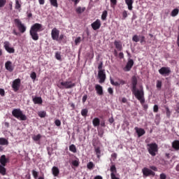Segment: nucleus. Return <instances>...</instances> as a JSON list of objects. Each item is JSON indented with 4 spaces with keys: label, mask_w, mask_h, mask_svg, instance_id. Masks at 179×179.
Wrapping results in <instances>:
<instances>
[{
    "label": "nucleus",
    "mask_w": 179,
    "mask_h": 179,
    "mask_svg": "<svg viewBox=\"0 0 179 179\" xmlns=\"http://www.w3.org/2000/svg\"><path fill=\"white\" fill-rule=\"evenodd\" d=\"M138 101H140L142 107H143L144 110H148L149 108V106L148 104H145V92H143V94H140L139 95H137L135 96Z\"/></svg>",
    "instance_id": "obj_5"
},
{
    "label": "nucleus",
    "mask_w": 179,
    "mask_h": 179,
    "mask_svg": "<svg viewBox=\"0 0 179 179\" xmlns=\"http://www.w3.org/2000/svg\"><path fill=\"white\" fill-rule=\"evenodd\" d=\"M95 153L97 156L98 159H100V157H101V150H100V147L96 148H95Z\"/></svg>",
    "instance_id": "obj_32"
},
{
    "label": "nucleus",
    "mask_w": 179,
    "mask_h": 179,
    "mask_svg": "<svg viewBox=\"0 0 179 179\" xmlns=\"http://www.w3.org/2000/svg\"><path fill=\"white\" fill-rule=\"evenodd\" d=\"M5 68L7 71L9 72H13V67L12 66V62L10 61H7L5 63Z\"/></svg>",
    "instance_id": "obj_21"
},
{
    "label": "nucleus",
    "mask_w": 179,
    "mask_h": 179,
    "mask_svg": "<svg viewBox=\"0 0 179 179\" xmlns=\"http://www.w3.org/2000/svg\"><path fill=\"white\" fill-rule=\"evenodd\" d=\"M114 45L117 51H122V43L120 41H115Z\"/></svg>",
    "instance_id": "obj_22"
},
{
    "label": "nucleus",
    "mask_w": 179,
    "mask_h": 179,
    "mask_svg": "<svg viewBox=\"0 0 179 179\" xmlns=\"http://www.w3.org/2000/svg\"><path fill=\"white\" fill-rule=\"evenodd\" d=\"M80 41H82V38L80 36L77 37L75 39V44H76V45H78V44H80Z\"/></svg>",
    "instance_id": "obj_45"
},
{
    "label": "nucleus",
    "mask_w": 179,
    "mask_h": 179,
    "mask_svg": "<svg viewBox=\"0 0 179 179\" xmlns=\"http://www.w3.org/2000/svg\"><path fill=\"white\" fill-rule=\"evenodd\" d=\"M73 166H75V167H78L79 166V162L78 160H74L72 162Z\"/></svg>",
    "instance_id": "obj_54"
},
{
    "label": "nucleus",
    "mask_w": 179,
    "mask_h": 179,
    "mask_svg": "<svg viewBox=\"0 0 179 179\" xmlns=\"http://www.w3.org/2000/svg\"><path fill=\"white\" fill-rule=\"evenodd\" d=\"M95 90L99 96H103V87L99 84L95 85Z\"/></svg>",
    "instance_id": "obj_20"
},
{
    "label": "nucleus",
    "mask_w": 179,
    "mask_h": 179,
    "mask_svg": "<svg viewBox=\"0 0 179 179\" xmlns=\"http://www.w3.org/2000/svg\"><path fill=\"white\" fill-rule=\"evenodd\" d=\"M51 36L52 40L55 41H59V30L57 28H53L51 31Z\"/></svg>",
    "instance_id": "obj_9"
},
{
    "label": "nucleus",
    "mask_w": 179,
    "mask_h": 179,
    "mask_svg": "<svg viewBox=\"0 0 179 179\" xmlns=\"http://www.w3.org/2000/svg\"><path fill=\"white\" fill-rule=\"evenodd\" d=\"M0 96H1L2 97H3V96H5V90L0 88Z\"/></svg>",
    "instance_id": "obj_52"
},
{
    "label": "nucleus",
    "mask_w": 179,
    "mask_h": 179,
    "mask_svg": "<svg viewBox=\"0 0 179 179\" xmlns=\"http://www.w3.org/2000/svg\"><path fill=\"white\" fill-rule=\"evenodd\" d=\"M132 41H134V43H141V44H146V40L145 36H138L134 35L132 37Z\"/></svg>",
    "instance_id": "obj_7"
},
{
    "label": "nucleus",
    "mask_w": 179,
    "mask_h": 179,
    "mask_svg": "<svg viewBox=\"0 0 179 179\" xmlns=\"http://www.w3.org/2000/svg\"><path fill=\"white\" fill-rule=\"evenodd\" d=\"M87 169H89V170H92L93 169H94V164H93L92 162H90L87 165Z\"/></svg>",
    "instance_id": "obj_42"
},
{
    "label": "nucleus",
    "mask_w": 179,
    "mask_h": 179,
    "mask_svg": "<svg viewBox=\"0 0 179 179\" xmlns=\"http://www.w3.org/2000/svg\"><path fill=\"white\" fill-rule=\"evenodd\" d=\"M12 88L14 92H17L20 89V78H17L13 81Z\"/></svg>",
    "instance_id": "obj_13"
},
{
    "label": "nucleus",
    "mask_w": 179,
    "mask_h": 179,
    "mask_svg": "<svg viewBox=\"0 0 179 179\" xmlns=\"http://www.w3.org/2000/svg\"><path fill=\"white\" fill-rule=\"evenodd\" d=\"M75 86H76V83L66 80L61 82L58 87H59V89H73Z\"/></svg>",
    "instance_id": "obj_4"
},
{
    "label": "nucleus",
    "mask_w": 179,
    "mask_h": 179,
    "mask_svg": "<svg viewBox=\"0 0 179 179\" xmlns=\"http://www.w3.org/2000/svg\"><path fill=\"white\" fill-rule=\"evenodd\" d=\"M99 71H103V62H100L98 66Z\"/></svg>",
    "instance_id": "obj_51"
},
{
    "label": "nucleus",
    "mask_w": 179,
    "mask_h": 179,
    "mask_svg": "<svg viewBox=\"0 0 179 179\" xmlns=\"http://www.w3.org/2000/svg\"><path fill=\"white\" fill-rule=\"evenodd\" d=\"M179 13V9L178 8H175L171 11V16H173V17H175V16H177Z\"/></svg>",
    "instance_id": "obj_36"
},
{
    "label": "nucleus",
    "mask_w": 179,
    "mask_h": 179,
    "mask_svg": "<svg viewBox=\"0 0 179 179\" xmlns=\"http://www.w3.org/2000/svg\"><path fill=\"white\" fill-rule=\"evenodd\" d=\"M92 124L94 127H99L100 125V119L99 117H95L92 120Z\"/></svg>",
    "instance_id": "obj_28"
},
{
    "label": "nucleus",
    "mask_w": 179,
    "mask_h": 179,
    "mask_svg": "<svg viewBox=\"0 0 179 179\" xmlns=\"http://www.w3.org/2000/svg\"><path fill=\"white\" fill-rule=\"evenodd\" d=\"M41 29H43V25L41 24L35 23L31 27L29 31H33L34 33H38V31H41Z\"/></svg>",
    "instance_id": "obj_10"
},
{
    "label": "nucleus",
    "mask_w": 179,
    "mask_h": 179,
    "mask_svg": "<svg viewBox=\"0 0 179 179\" xmlns=\"http://www.w3.org/2000/svg\"><path fill=\"white\" fill-rule=\"evenodd\" d=\"M110 83L113 86H120V85H125V81L124 80H120L119 82H114V80L110 78Z\"/></svg>",
    "instance_id": "obj_23"
},
{
    "label": "nucleus",
    "mask_w": 179,
    "mask_h": 179,
    "mask_svg": "<svg viewBox=\"0 0 179 179\" xmlns=\"http://www.w3.org/2000/svg\"><path fill=\"white\" fill-rule=\"evenodd\" d=\"M142 173L144 177H149L150 176H152L153 177H155V175L153 171L149 169V168H147V167H144L142 169Z\"/></svg>",
    "instance_id": "obj_11"
},
{
    "label": "nucleus",
    "mask_w": 179,
    "mask_h": 179,
    "mask_svg": "<svg viewBox=\"0 0 179 179\" xmlns=\"http://www.w3.org/2000/svg\"><path fill=\"white\" fill-rule=\"evenodd\" d=\"M32 176H33L34 178H35V179L38 178V172H37L36 170H33Z\"/></svg>",
    "instance_id": "obj_44"
},
{
    "label": "nucleus",
    "mask_w": 179,
    "mask_h": 179,
    "mask_svg": "<svg viewBox=\"0 0 179 179\" xmlns=\"http://www.w3.org/2000/svg\"><path fill=\"white\" fill-rule=\"evenodd\" d=\"M110 178L111 179H120L119 178H117L115 176V173H110Z\"/></svg>",
    "instance_id": "obj_58"
},
{
    "label": "nucleus",
    "mask_w": 179,
    "mask_h": 179,
    "mask_svg": "<svg viewBox=\"0 0 179 179\" xmlns=\"http://www.w3.org/2000/svg\"><path fill=\"white\" fill-rule=\"evenodd\" d=\"M50 5L54 6V8H58V0H49Z\"/></svg>",
    "instance_id": "obj_33"
},
{
    "label": "nucleus",
    "mask_w": 179,
    "mask_h": 179,
    "mask_svg": "<svg viewBox=\"0 0 179 179\" xmlns=\"http://www.w3.org/2000/svg\"><path fill=\"white\" fill-rule=\"evenodd\" d=\"M9 141L5 138H0V152H3L4 146H8Z\"/></svg>",
    "instance_id": "obj_14"
},
{
    "label": "nucleus",
    "mask_w": 179,
    "mask_h": 179,
    "mask_svg": "<svg viewBox=\"0 0 179 179\" xmlns=\"http://www.w3.org/2000/svg\"><path fill=\"white\" fill-rule=\"evenodd\" d=\"M125 2L128 6L129 10H132V4L134 3V0H125Z\"/></svg>",
    "instance_id": "obj_29"
},
{
    "label": "nucleus",
    "mask_w": 179,
    "mask_h": 179,
    "mask_svg": "<svg viewBox=\"0 0 179 179\" xmlns=\"http://www.w3.org/2000/svg\"><path fill=\"white\" fill-rule=\"evenodd\" d=\"M10 43H9V41H5L3 43V47L6 51H7V52H9V54H14L15 48H10Z\"/></svg>",
    "instance_id": "obj_15"
},
{
    "label": "nucleus",
    "mask_w": 179,
    "mask_h": 179,
    "mask_svg": "<svg viewBox=\"0 0 179 179\" xmlns=\"http://www.w3.org/2000/svg\"><path fill=\"white\" fill-rule=\"evenodd\" d=\"M6 5V0H0V8H3Z\"/></svg>",
    "instance_id": "obj_46"
},
{
    "label": "nucleus",
    "mask_w": 179,
    "mask_h": 179,
    "mask_svg": "<svg viewBox=\"0 0 179 179\" xmlns=\"http://www.w3.org/2000/svg\"><path fill=\"white\" fill-rule=\"evenodd\" d=\"M111 173L110 174H115V173H117V168L115 167V165H112L110 166V169Z\"/></svg>",
    "instance_id": "obj_39"
},
{
    "label": "nucleus",
    "mask_w": 179,
    "mask_h": 179,
    "mask_svg": "<svg viewBox=\"0 0 179 179\" xmlns=\"http://www.w3.org/2000/svg\"><path fill=\"white\" fill-rule=\"evenodd\" d=\"M87 113H89L87 108L83 109L81 110V115H83V117H87Z\"/></svg>",
    "instance_id": "obj_41"
},
{
    "label": "nucleus",
    "mask_w": 179,
    "mask_h": 179,
    "mask_svg": "<svg viewBox=\"0 0 179 179\" xmlns=\"http://www.w3.org/2000/svg\"><path fill=\"white\" fill-rule=\"evenodd\" d=\"M55 58H56V59H57L58 61H62V56H61V53L57 52L55 53Z\"/></svg>",
    "instance_id": "obj_43"
},
{
    "label": "nucleus",
    "mask_w": 179,
    "mask_h": 179,
    "mask_svg": "<svg viewBox=\"0 0 179 179\" xmlns=\"http://www.w3.org/2000/svg\"><path fill=\"white\" fill-rule=\"evenodd\" d=\"M12 115L17 118V120H20V121H26L27 117L26 115L23 114V111L20 108H15L12 111Z\"/></svg>",
    "instance_id": "obj_2"
},
{
    "label": "nucleus",
    "mask_w": 179,
    "mask_h": 179,
    "mask_svg": "<svg viewBox=\"0 0 179 179\" xmlns=\"http://www.w3.org/2000/svg\"><path fill=\"white\" fill-rule=\"evenodd\" d=\"M108 92L109 94H111V95L114 94V90L111 87H109L108 89Z\"/></svg>",
    "instance_id": "obj_57"
},
{
    "label": "nucleus",
    "mask_w": 179,
    "mask_h": 179,
    "mask_svg": "<svg viewBox=\"0 0 179 179\" xmlns=\"http://www.w3.org/2000/svg\"><path fill=\"white\" fill-rule=\"evenodd\" d=\"M133 66H134V60L132 59H130L127 62L126 66L124 68V71L129 72V71H131V69H132Z\"/></svg>",
    "instance_id": "obj_16"
},
{
    "label": "nucleus",
    "mask_w": 179,
    "mask_h": 179,
    "mask_svg": "<svg viewBox=\"0 0 179 179\" xmlns=\"http://www.w3.org/2000/svg\"><path fill=\"white\" fill-rule=\"evenodd\" d=\"M147 149L151 156L155 157L157 152H159V146L156 143H152L147 145Z\"/></svg>",
    "instance_id": "obj_3"
},
{
    "label": "nucleus",
    "mask_w": 179,
    "mask_h": 179,
    "mask_svg": "<svg viewBox=\"0 0 179 179\" xmlns=\"http://www.w3.org/2000/svg\"><path fill=\"white\" fill-rule=\"evenodd\" d=\"M55 125H57V127H61V120H56L55 121Z\"/></svg>",
    "instance_id": "obj_53"
},
{
    "label": "nucleus",
    "mask_w": 179,
    "mask_h": 179,
    "mask_svg": "<svg viewBox=\"0 0 179 179\" xmlns=\"http://www.w3.org/2000/svg\"><path fill=\"white\" fill-rule=\"evenodd\" d=\"M94 179H103V177L100 176H96L94 177Z\"/></svg>",
    "instance_id": "obj_64"
},
{
    "label": "nucleus",
    "mask_w": 179,
    "mask_h": 179,
    "mask_svg": "<svg viewBox=\"0 0 179 179\" xmlns=\"http://www.w3.org/2000/svg\"><path fill=\"white\" fill-rule=\"evenodd\" d=\"M138 85V78L136 76H134L131 78V92L132 94H134V96H138L139 94H142L143 93H145V91L143 90V86L140 85L139 87H136Z\"/></svg>",
    "instance_id": "obj_1"
},
{
    "label": "nucleus",
    "mask_w": 179,
    "mask_h": 179,
    "mask_svg": "<svg viewBox=\"0 0 179 179\" xmlns=\"http://www.w3.org/2000/svg\"><path fill=\"white\" fill-rule=\"evenodd\" d=\"M30 77L33 79V80H36V78H37V74L36 72H32L30 75Z\"/></svg>",
    "instance_id": "obj_47"
},
{
    "label": "nucleus",
    "mask_w": 179,
    "mask_h": 179,
    "mask_svg": "<svg viewBox=\"0 0 179 179\" xmlns=\"http://www.w3.org/2000/svg\"><path fill=\"white\" fill-rule=\"evenodd\" d=\"M14 23H15V26H17V27L19 31H20V33H24V31H26V27L24 26V24H23L22 23V21H20V20L15 19Z\"/></svg>",
    "instance_id": "obj_6"
},
{
    "label": "nucleus",
    "mask_w": 179,
    "mask_h": 179,
    "mask_svg": "<svg viewBox=\"0 0 179 179\" xmlns=\"http://www.w3.org/2000/svg\"><path fill=\"white\" fill-rule=\"evenodd\" d=\"M122 17L123 19H127V17H128V12L127 10L122 12Z\"/></svg>",
    "instance_id": "obj_48"
},
{
    "label": "nucleus",
    "mask_w": 179,
    "mask_h": 179,
    "mask_svg": "<svg viewBox=\"0 0 179 179\" xmlns=\"http://www.w3.org/2000/svg\"><path fill=\"white\" fill-rule=\"evenodd\" d=\"M150 168L151 169V170H153V171H157V168L155 166H150Z\"/></svg>",
    "instance_id": "obj_61"
},
{
    "label": "nucleus",
    "mask_w": 179,
    "mask_h": 179,
    "mask_svg": "<svg viewBox=\"0 0 179 179\" xmlns=\"http://www.w3.org/2000/svg\"><path fill=\"white\" fill-rule=\"evenodd\" d=\"M110 5L111 6H115L117 5V0H110Z\"/></svg>",
    "instance_id": "obj_56"
},
{
    "label": "nucleus",
    "mask_w": 179,
    "mask_h": 179,
    "mask_svg": "<svg viewBox=\"0 0 179 179\" xmlns=\"http://www.w3.org/2000/svg\"><path fill=\"white\" fill-rule=\"evenodd\" d=\"M0 174H1V176L6 175V168L5 166L0 165Z\"/></svg>",
    "instance_id": "obj_31"
},
{
    "label": "nucleus",
    "mask_w": 179,
    "mask_h": 179,
    "mask_svg": "<svg viewBox=\"0 0 179 179\" xmlns=\"http://www.w3.org/2000/svg\"><path fill=\"white\" fill-rule=\"evenodd\" d=\"M29 34L31 36L32 40H34V41H37V40H38L39 36L37 32L29 31Z\"/></svg>",
    "instance_id": "obj_25"
},
{
    "label": "nucleus",
    "mask_w": 179,
    "mask_h": 179,
    "mask_svg": "<svg viewBox=\"0 0 179 179\" xmlns=\"http://www.w3.org/2000/svg\"><path fill=\"white\" fill-rule=\"evenodd\" d=\"M33 101L34 104H43V99L40 96H35L33 99Z\"/></svg>",
    "instance_id": "obj_27"
},
{
    "label": "nucleus",
    "mask_w": 179,
    "mask_h": 179,
    "mask_svg": "<svg viewBox=\"0 0 179 179\" xmlns=\"http://www.w3.org/2000/svg\"><path fill=\"white\" fill-rule=\"evenodd\" d=\"M33 141H34V142H38V141H40V139H41V134H38V135H34L32 137Z\"/></svg>",
    "instance_id": "obj_35"
},
{
    "label": "nucleus",
    "mask_w": 179,
    "mask_h": 179,
    "mask_svg": "<svg viewBox=\"0 0 179 179\" xmlns=\"http://www.w3.org/2000/svg\"><path fill=\"white\" fill-rule=\"evenodd\" d=\"M0 163L1 166H6V163H9V158H6V155H3L0 157Z\"/></svg>",
    "instance_id": "obj_19"
},
{
    "label": "nucleus",
    "mask_w": 179,
    "mask_h": 179,
    "mask_svg": "<svg viewBox=\"0 0 179 179\" xmlns=\"http://www.w3.org/2000/svg\"><path fill=\"white\" fill-rule=\"evenodd\" d=\"M157 89H162V81L161 80L157 81Z\"/></svg>",
    "instance_id": "obj_49"
},
{
    "label": "nucleus",
    "mask_w": 179,
    "mask_h": 179,
    "mask_svg": "<svg viewBox=\"0 0 179 179\" xmlns=\"http://www.w3.org/2000/svg\"><path fill=\"white\" fill-rule=\"evenodd\" d=\"M15 9H20L22 8V1H19V0H15Z\"/></svg>",
    "instance_id": "obj_34"
},
{
    "label": "nucleus",
    "mask_w": 179,
    "mask_h": 179,
    "mask_svg": "<svg viewBox=\"0 0 179 179\" xmlns=\"http://www.w3.org/2000/svg\"><path fill=\"white\" fill-rule=\"evenodd\" d=\"M159 177H160V179H166V178H167V176L164 173H161Z\"/></svg>",
    "instance_id": "obj_59"
},
{
    "label": "nucleus",
    "mask_w": 179,
    "mask_h": 179,
    "mask_svg": "<svg viewBox=\"0 0 179 179\" xmlns=\"http://www.w3.org/2000/svg\"><path fill=\"white\" fill-rule=\"evenodd\" d=\"M88 90L89 92H93L94 90V88L93 87V86L90 85L88 87Z\"/></svg>",
    "instance_id": "obj_62"
},
{
    "label": "nucleus",
    "mask_w": 179,
    "mask_h": 179,
    "mask_svg": "<svg viewBox=\"0 0 179 179\" xmlns=\"http://www.w3.org/2000/svg\"><path fill=\"white\" fill-rule=\"evenodd\" d=\"M98 78L99 79V83H104L106 82V70L99 71Z\"/></svg>",
    "instance_id": "obj_12"
},
{
    "label": "nucleus",
    "mask_w": 179,
    "mask_h": 179,
    "mask_svg": "<svg viewBox=\"0 0 179 179\" xmlns=\"http://www.w3.org/2000/svg\"><path fill=\"white\" fill-rule=\"evenodd\" d=\"M138 138H141V136H143V135H145V134H146V131H145V129H142V128H138V127H136L134 128Z\"/></svg>",
    "instance_id": "obj_18"
},
{
    "label": "nucleus",
    "mask_w": 179,
    "mask_h": 179,
    "mask_svg": "<svg viewBox=\"0 0 179 179\" xmlns=\"http://www.w3.org/2000/svg\"><path fill=\"white\" fill-rule=\"evenodd\" d=\"M172 148L174 150L178 151L179 150V141L175 140L172 143Z\"/></svg>",
    "instance_id": "obj_26"
},
{
    "label": "nucleus",
    "mask_w": 179,
    "mask_h": 179,
    "mask_svg": "<svg viewBox=\"0 0 179 179\" xmlns=\"http://www.w3.org/2000/svg\"><path fill=\"white\" fill-rule=\"evenodd\" d=\"M38 115L41 118H45V117L47 115V113L45 111H41L38 113Z\"/></svg>",
    "instance_id": "obj_40"
},
{
    "label": "nucleus",
    "mask_w": 179,
    "mask_h": 179,
    "mask_svg": "<svg viewBox=\"0 0 179 179\" xmlns=\"http://www.w3.org/2000/svg\"><path fill=\"white\" fill-rule=\"evenodd\" d=\"M86 100H87V95L85 94L83 96V103H86Z\"/></svg>",
    "instance_id": "obj_60"
},
{
    "label": "nucleus",
    "mask_w": 179,
    "mask_h": 179,
    "mask_svg": "<svg viewBox=\"0 0 179 179\" xmlns=\"http://www.w3.org/2000/svg\"><path fill=\"white\" fill-rule=\"evenodd\" d=\"M85 10H86V8L85 7H78L76 9V13H78V15H80V13H83V12H85Z\"/></svg>",
    "instance_id": "obj_30"
},
{
    "label": "nucleus",
    "mask_w": 179,
    "mask_h": 179,
    "mask_svg": "<svg viewBox=\"0 0 179 179\" xmlns=\"http://www.w3.org/2000/svg\"><path fill=\"white\" fill-rule=\"evenodd\" d=\"M52 173L54 177H58L59 176V169L57 166H53L52 168Z\"/></svg>",
    "instance_id": "obj_24"
},
{
    "label": "nucleus",
    "mask_w": 179,
    "mask_h": 179,
    "mask_svg": "<svg viewBox=\"0 0 179 179\" xmlns=\"http://www.w3.org/2000/svg\"><path fill=\"white\" fill-rule=\"evenodd\" d=\"M153 111H154V113H158L159 112V106L155 105L153 107Z\"/></svg>",
    "instance_id": "obj_50"
},
{
    "label": "nucleus",
    "mask_w": 179,
    "mask_h": 179,
    "mask_svg": "<svg viewBox=\"0 0 179 179\" xmlns=\"http://www.w3.org/2000/svg\"><path fill=\"white\" fill-rule=\"evenodd\" d=\"M159 73L162 76H169L171 73V70H170V67L164 66L159 70Z\"/></svg>",
    "instance_id": "obj_8"
},
{
    "label": "nucleus",
    "mask_w": 179,
    "mask_h": 179,
    "mask_svg": "<svg viewBox=\"0 0 179 179\" xmlns=\"http://www.w3.org/2000/svg\"><path fill=\"white\" fill-rule=\"evenodd\" d=\"M111 157H113L114 159L115 160V159H117V153H113L111 155Z\"/></svg>",
    "instance_id": "obj_63"
},
{
    "label": "nucleus",
    "mask_w": 179,
    "mask_h": 179,
    "mask_svg": "<svg viewBox=\"0 0 179 179\" xmlns=\"http://www.w3.org/2000/svg\"><path fill=\"white\" fill-rule=\"evenodd\" d=\"M108 15V13L107 12V10H103L101 15V20H106Z\"/></svg>",
    "instance_id": "obj_38"
},
{
    "label": "nucleus",
    "mask_w": 179,
    "mask_h": 179,
    "mask_svg": "<svg viewBox=\"0 0 179 179\" xmlns=\"http://www.w3.org/2000/svg\"><path fill=\"white\" fill-rule=\"evenodd\" d=\"M91 27L93 29V30H99V29L101 27V21L97 19L95 22L91 24Z\"/></svg>",
    "instance_id": "obj_17"
},
{
    "label": "nucleus",
    "mask_w": 179,
    "mask_h": 179,
    "mask_svg": "<svg viewBox=\"0 0 179 179\" xmlns=\"http://www.w3.org/2000/svg\"><path fill=\"white\" fill-rule=\"evenodd\" d=\"M69 150L70 152H72L73 153H76V145H71L69 146Z\"/></svg>",
    "instance_id": "obj_37"
},
{
    "label": "nucleus",
    "mask_w": 179,
    "mask_h": 179,
    "mask_svg": "<svg viewBox=\"0 0 179 179\" xmlns=\"http://www.w3.org/2000/svg\"><path fill=\"white\" fill-rule=\"evenodd\" d=\"M166 116L170 118V115H171V112H170V109H169V108H166Z\"/></svg>",
    "instance_id": "obj_55"
}]
</instances>
